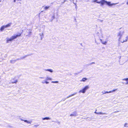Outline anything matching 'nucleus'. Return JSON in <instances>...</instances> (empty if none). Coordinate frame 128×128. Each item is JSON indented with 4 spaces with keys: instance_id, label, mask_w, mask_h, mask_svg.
<instances>
[{
    "instance_id": "1",
    "label": "nucleus",
    "mask_w": 128,
    "mask_h": 128,
    "mask_svg": "<svg viewBox=\"0 0 128 128\" xmlns=\"http://www.w3.org/2000/svg\"><path fill=\"white\" fill-rule=\"evenodd\" d=\"M12 24V23L10 22L6 25L2 26L0 28V31L2 32L3 31L5 28L10 27Z\"/></svg>"
},
{
    "instance_id": "2",
    "label": "nucleus",
    "mask_w": 128,
    "mask_h": 128,
    "mask_svg": "<svg viewBox=\"0 0 128 128\" xmlns=\"http://www.w3.org/2000/svg\"><path fill=\"white\" fill-rule=\"evenodd\" d=\"M16 38V35H15L12 36L10 38H6V43H9L10 42L12 41L13 40Z\"/></svg>"
},
{
    "instance_id": "3",
    "label": "nucleus",
    "mask_w": 128,
    "mask_h": 128,
    "mask_svg": "<svg viewBox=\"0 0 128 128\" xmlns=\"http://www.w3.org/2000/svg\"><path fill=\"white\" fill-rule=\"evenodd\" d=\"M89 88V87L88 86H86L82 89L80 90L79 91V92H81L83 93H84Z\"/></svg>"
},
{
    "instance_id": "4",
    "label": "nucleus",
    "mask_w": 128,
    "mask_h": 128,
    "mask_svg": "<svg viewBox=\"0 0 128 128\" xmlns=\"http://www.w3.org/2000/svg\"><path fill=\"white\" fill-rule=\"evenodd\" d=\"M124 32L123 30L122 31H120L118 34V36L119 37V40L121 41V40H122L121 39V38Z\"/></svg>"
},
{
    "instance_id": "5",
    "label": "nucleus",
    "mask_w": 128,
    "mask_h": 128,
    "mask_svg": "<svg viewBox=\"0 0 128 128\" xmlns=\"http://www.w3.org/2000/svg\"><path fill=\"white\" fill-rule=\"evenodd\" d=\"M106 1L105 0H101L99 2H97L98 3L102 5H103L105 4H106Z\"/></svg>"
},
{
    "instance_id": "6",
    "label": "nucleus",
    "mask_w": 128,
    "mask_h": 128,
    "mask_svg": "<svg viewBox=\"0 0 128 128\" xmlns=\"http://www.w3.org/2000/svg\"><path fill=\"white\" fill-rule=\"evenodd\" d=\"M106 4L109 6H112L115 4L114 3L111 4L110 2H108L106 1Z\"/></svg>"
},
{
    "instance_id": "7",
    "label": "nucleus",
    "mask_w": 128,
    "mask_h": 128,
    "mask_svg": "<svg viewBox=\"0 0 128 128\" xmlns=\"http://www.w3.org/2000/svg\"><path fill=\"white\" fill-rule=\"evenodd\" d=\"M126 39L125 40H121V42L122 43H123L124 42H126L128 40V36H127L126 37Z\"/></svg>"
},
{
    "instance_id": "8",
    "label": "nucleus",
    "mask_w": 128,
    "mask_h": 128,
    "mask_svg": "<svg viewBox=\"0 0 128 128\" xmlns=\"http://www.w3.org/2000/svg\"><path fill=\"white\" fill-rule=\"evenodd\" d=\"M32 32L31 30H30L28 32V35H26V36H30L32 34Z\"/></svg>"
},
{
    "instance_id": "9",
    "label": "nucleus",
    "mask_w": 128,
    "mask_h": 128,
    "mask_svg": "<svg viewBox=\"0 0 128 128\" xmlns=\"http://www.w3.org/2000/svg\"><path fill=\"white\" fill-rule=\"evenodd\" d=\"M100 41L102 43V44H106V43H107V42L106 41H103L102 40V39H100Z\"/></svg>"
},
{
    "instance_id": "10",
    "label": "nucleus",
    "mask_w": 128,
    "mask_h": 128,
    "mask_svg": "<svg viewBox=\"0 0 128 128\" xmlns=\"http://www.w3.org/2000/svg\"><path fill=\"white\" fill-rule=\"evenodd\" d=\"M122 80H125L126 81V82L125 84H128V78L123 79Z\"/></svg>"
},
{
    "instance_id": "11",
    "label": "nucleus",
    "mask_w": 128,
    "mask_h": 128,
    "mask_svg": "<svg viewBox=\"0 0 128 128\" xmlns=\"http://www.w3.org/2000/svg\"><path fill=\"white\" fill-rule=\"evenodd\" d=\"M87 80V78H83L82 80H81L80 81L81 82H84L86 80Z\"/></svg>"
},
{
    "instance_id": "12",
    "label": "nucleus",
    "mask_w": 128,
    "mask_h": 128,
    "mask_svg": "<svg viewBox=\"0 0 128 128\" xmlns=\"http://www.w3.org/2000/svg\"><path fill=\"white\" fill-rule=\"evenodd\" d=\"M42 120H49L50 119V118L48 117H46L42 118Z\"/></svg>"
},
{
    "instance_id": "13",
    "label": "nucleus",
    "mask_w": 128,
    "mask_h": 128,
    "mask_svg": "<svg viewBox=\"0 0 128 128\" xmlns=\"http://www.w3.org/2000/svg\"><path fill=\"white\" fill-rule=\"evenodd\" d=\"M22 32L20 33H18L17 34H16V37H17L18 36H21L22 34Z\"/></svg>"
},
{
    "instance_id": "14",
    "label": "nucleus",
    "mask_w": 128,
    "mask_h": 128,
    "mask_svg": "<svg viewBox=\"0 0 128 128\" xmlns=\"http://www.w3.org/2000/svg\"><path fill=\"white\" fill-rule=\"evenodd\" d=\"M46 71H49L50 72H53L52 70L51 69H48L46 70Z\"/></svg>"
},
{
    "instance_id": "15",
    "label": "nucleus",
    "mask_w": 128,
    "mask_h": 128,
    "mask_svg": "<svg viewBox=\"0 0 128 128\" xmlns=\"http://www.w3.org/2000/svg\"><path fill=\"white\" fill-rule=\"evenodd\" d=\"M50 8V6H46L44 8V9L45 10H46L48 9L49 8Z\"/></svg>"
},
{
    "instance_id": "16",
    "label": "nucleus",
    "mask_w": 128,
    "mask_h": 128,
    "mask_svg": "<svg viewBox=\"0 0 128 128\" xmlns=\"http://www.w3.org/2000/svg\"><path fill=\"white\" fill-rule=\"evenodd\" d=\"M16 62V60H12L10 61V62L12 63H15Z\"/></svg>"
},
{
    "instance_id": "17",
    "label": "nucleus",
    "mask_w": 128,
    "mask_h": 128,
    "mask_svg": "<svg viewBox=\"0 0 128 128\" xmlns=\"http://www.w3.org/2000/svg\"><path fill=\"white\" fill-rule=\"evenodd\" d=\"M24 122H26L28 124L30 123V122L29 121H28L27 120H24Z\"/></svg>"
},
{
    "instance_id": "18",
    "label": "nucleus",
    "mask_w": 128,
    "mask_h": 128,
    "mask_svg": "<svg viewBox=\"0 0 128 128\" xmlns=\"http://www.w3.org/2000/svg\"><path fill=\"white\" fill-rule=\"evenodd\" d=\"M117 90V89H115L113 90H112V91H110V92H114L116 91V90Z\"/></svg>"
},
{
    "instance_id": "19",
    "label": "nucleus",
    "mask_w": 128,
    "mask_h": 128,
    "mask_svg": "<svg viewBox=\"0 0 128 128\" xmlns=\"http://www.w3.org/2000/svg\"><path fill=\"white\" fill-rule=\"evenodd\" d=\"M52 83H58V81H52Z\"/></svg>"
},
{
    "instance_id": "20",
    "label": "nucleus",
    "mask_w": 128,
    "mask_h": 128,
    "mask_svg": "<svg viewBox=\"0 0 128 128\" xmlns=\"http://www.w3.org/2000/svg\"><path fill=\"white\" fill-rule=\"evenodd\" d=\"M111 93V92H110V91L109 92H106L104 93H103V94H105L107 93Z\"/></svg>"
},
{
    "instance_id": "21",
    "label": "nucleus",
    "mask_w": 128,
    "mask_h": 128,
    "mask_svg": "<svg viewBox=\"0 0 128 128\" xmlns=\"http://www.w3.org/2000/svg\"><path fill=\"white\" fill-rule=\"evenodd\" d=\"M76 94V93H75V94H72L71 95H70L68 97H70V96H72L74 95H75Z\"/></svg>"
},
{
    "instance_id": "22",
    "label": "nucleus",
    "mask_w": 128,
    "mask_h": 128,
    "mask_svg": "<svg viewBox=\"0 0 128 128\" xmlns=\"http://www.w3.org/2000/svg\"><path fill=\"white\" fill-rule=\"evenodd\" d=\"M93 2H96L98 3L97 2H99L97 1V0H94L93 1Z\"/></svg>"
},
{
    "instance_id": "23",
    "label": "nucleus",
    "mask_w": 128,
    "mask_h": 128,
    "mask_svg": "<svg viewBox=\"0 0 128 128\" xmlns=\"http://www.w3.org/2000/svg\"><path fill=\"white\" fill-rule=\"evenodd\" d=\"M96 114H104L103 113H102L101 112L96 113Z\"/></svg>"
},
{
    "instance_id": "24",
    "label": "nucleus",
    "mask_w": 128,
    "mask_h": 128,
    "mask_svg": "<svg viewBox=\"0 0 128 128\" xmlns=\"http://www.w3.org/2000/svg\"><path fill=\"white\" fill-rule=\"evenodd\" d=\"M54 15H53V16H52V19H54Z\"/></svg>"
},
{
    "instance_id": "25",
    "label": "nucleus",
    "mask_w": 128,
    "mask_h": 128,
    "mask_svg": "<svg viewBox=\"0 0 128 128\" xmlns=\"http://www.w3.org/2000/svg\"><path fill=\"white\" fill-rule=\"evenodd\" d=\"M46 84H48V83L49 82H46V81L45 82H44Z\"/></svg>"
},
{
    "instance_id": "26",
    "label": "nucleus",
    "mask_w": 128,
    "mask_h": 128,
    "mask_svg": "<svg viewBox=\"0 0 128 128\" xmlns=\"http://www.w3.org/2000/svg\"><path fill=\"white\" fill-rule=\"evenodd\" d=\"M48 80H52V79L50 78H49L48 79Z\"/></svg>"
},
{
    "instance_id": "27",
    "label": "nucleus",
    "mask_w": 128,
    "mask_h": 128,
    "mask_svg": "<svg viewBox=\"0 0 128 128\" xmlns=\"http://www.w3.org/2000/svg\"><path fill=\"white\" fill-rule=\"evenodd\" d=\"M70 116H74V114H71L70 115Z\"/></svg>"
},
{
    "instance_id": "28",
    "label": "nucleus",
    "mask_w": 128,
    "mask_h": 128,
    "mask_svg": "<svg viewBox=\"0 0 128 128\" xmlns=\"http://www.w3.org/2000/svg\"><path fill=\"white\" fill-rule=\"evenodd\" d=\"M15 1H16V0H14V2H15Z\"/></svg>"
},
{
    "instance_id": "29",
    "label": "nucleus",
    "mask_w": 128,
    "mask_h": 128,
    "mask_svg": "<svg viewBox=\"0 0 128 128\" xmlns=\"http://www.w3.org/2000/svg\"><path fill=\"white\" fill-rule=\"evenodd\" d=\"M95 112V113H96H96H97V112Z\"/></svg>"
},
{
    "instance_id": "30",
    "label": "nucleus",
    "mask_w": 128,
    "mask_h": 128,
    "mask_svg": "<svg viewBox=\"0 0 128 128\" xmlns=\"http://www.w3.org/2000/svg\"><path fill=\"white\" fill-rule=\"evenodd\" d=\"M16 81H15V82H14V83H16Z\"/></svg>"
},
{
    "instance_id": "31",
    "label": "nucleus",
    "mask_w": 128,
    "mask_h": 128,
    "mask_svg": "<svg viewBox=\"0 0 128 128\" xmlns=\"http://www.w3.org/2000/svg\"><path fill=\"white\" fill-rule=\"evenodd\" d=\"M1 1V0H0V2Z\"/></svg>"
},
{
    "instance_id": "32",
    "label": "nucleus",
    "mask_w": 128,
    "mask_h": 128,
    "mask_svg": "<svg viewBox=\"0 0 128 128\" xmlns=\"http://www.w3.org/2000/svg\"><path fill=\"white\" fill-rule=\"evenodd\" d=\"M127 4H128V2H127Z\"/></svg>"
}]
</instances>
